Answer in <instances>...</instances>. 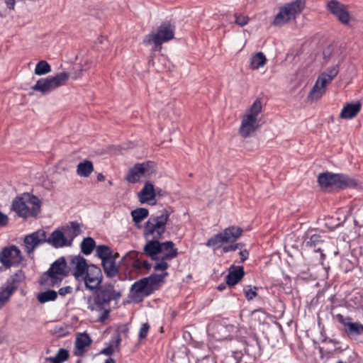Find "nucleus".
Wrapping results in <instances>:
<instances>
[{
  "instance_id": "obj_1",
  "label": "nucleus",
  "mask_w": 363,
  "mask_h": 363,
  "mask_svg": "<svg viewBox=\"0 0 363 363\" xmlns=\"http://www.w3.org/2000/svg\"><path fill=\"white\" fill-rule=\"evenodd\" d=\"M122 296V291L116 289L112 284H105L87 298V308L99 313L98 320L104 323L109 317L112 303L116 306Z\"/></svg>"
},
{
  "instance_id": "obj_2",
  "label": "nucleus",
  "mask_w": 363,
  "mask_h": 363,
  "mask_svg": "<svg viewBox=\"0 0 363 363\" xmlns=\"http://www.w3.org/2000/svg\"><path fill=\"white\" fill-rule=\"evenodd\" d=\"M147 242L143 251L152 260L155 261L153 265L155 271H165L169 268L168 262L178 255V249L174 247L172 241L160 242V239H145Z\"/></svg>"
},
{
  "instance_id": "obj_3",
  "label": "nucleus",
  "mask_w": 363,
  "mask_h": 363,
  "mask_svg": "<svg viewBox=\"0 0 363 363\" xmlns=\"http://www.w3.org/2000/svg\"><path fill=\"white\" fill-rule=\"evenodd\" d=\"M172 213L171 208H165L152 214L145 224L144 238L145 239H162Z\"/></svg>"
},
{
  "instance_id": "obj_4",
  "label": "nucleus",
  "mask_w": 363,
  "mask_h": 363,
  "mask_svg": "<svg viewBox=\"0 0 363 363\" xmlns=\"http://www.w3.org/2000/svg\"><path fill=\"white\" fill-rule=\"evenodd\" d=\"M318 182L321 189L327 191L354 188L357 185L356 180L347 174L329 172L320 173L318 177Z\"/></svg>"
},
{
  "instance_id": "obj_5",
  "label": "nucleus",
  "mask_w": 363,
  "mask_h": 363,
  "mask_svg": "<svg viewBox=\"0 0 363 363\" xmlns=\"http://www.w3.org/2000/svg\"><path fill=\"white\" fill-rule=\"evenodd\" d=\"M12 210L21 218L35 217L40 212L41 203L37 196L23 194L13 200Z\"/></svg>"
},
{
  "instance_id": "obj_6",
  "label": "nucleus",
  "mask_w": 363,
  "mask_h": 363,
  "mask_svg": "<svg viewBox=\"0 0 363 363\" xmlns=\"http://www.w3.org/2000/svg\"><path fill=\"white\" fill-rule=\"evenodd\" d=\"M262 102L256 99L242 116L239 133L246 138L251 135L259 127L258 116L262 111Z\"/></svg>"
},
{
  "instance_id": "obj_7",
  "label": "nucleus",
  "mask_w": 363,
  "mask_h": 363,
  "mask_svg": "<svg viewBox=\"0 0 363 363\" xmlns=\"http://www.w3.org/2000/svg\"><path fill=\"white\" fill-rule=\"evenodd\" d=\"M305 6L306 0H294L285 4L279 8L272 24L277 27L283 26L290 21L295 19L304 9Z\"/></svg>"
},
{
  "instance_id": "obj_8",
  "label": "nucleus",
  "mask_w": 363,
  "mask_h": 363,
  "mask_svg": "<svg viewBox=\"0 0 363 363\" xmlns=\"http://www.w3.org/2000/svg\"><path fill=\"white\" fill-rule=\"evenodd\" d=\"M305 6L306 0H294L285 4L279 8L272 24L277 27L283 26L290 21L295 19L304 9Z\"/></svg>"
},
{
  "instance_id": "obj_9",
  "label": "nucleus",
  "mask_w": 363,
  "mask_h": 363,
  "mask_svg": "<svg viewBox=\"0 0 363 363\" xmlns=\"http://www.w3.org/2000/svg\"><path fill=\"white\" fill-rule=\"evenodd\" d=\"M67 262L64 257L56 259L49 269L40 277V284L54 286L59 284L64 277L67 276Z\"/></svg>"
},
{
  "instance_id": "obj_10",
  "label": "nucleus",
  "mask_w": 363,
  "mask_h": 363,
  "mask_svg": "<svg viewBox=\"0 0 363 363\" xmlns=\"http://www.w3.org/2000/svg\"><path fill=\"white\" fill-rule=\"evenodd\" d=\"M69 76V73L62 72L55 76L41 78L36 82L35 84L31 87V89L40 91L43 94H48L57 87L64 85Z\"/></svg>"
},
{
  "instance_id": "obj_11",
  "label": "nucleus",
  "mask_w": 363,
  "mask_h": 363,
  "mask_svg": "<svg viewBox=\"0 0 363 363\" xmlns=\"http://www.w3.org/2000/svg\"><path fill=\"white\" fill-rule=\"evenodd\" d=\"M174 35V27L169 22H164L158 27L156 33H150L145 36L143 44L148 45L153 43L155 48H160L161 45L172 40Z\"/></svg>"
},
{
  "instance_id": "obj_12",
  "label": "nucleus",
  "mask_w": 363,
  "mask_h": 363,
  "mask_svg": "<svg viewBox=\"0 0 363 363\" xmlns=\"http://www.w3.org/2000/svg\"><path fill=\"white\" fill-rule=\"evenodd\" d=\"M23 259L21 251L14 245L5 247L0 252V262L6 268L18 266Z\"/></svg>"
},
{
  "instance_id": "obj_13",
  "label": "nucleus",
  "mask_w": 363,
  "mask_h": 363,
  "mask_svg": "<svg viewBox=\"0 0 363 363\" xmlns=\"http://www.w3.org/2000/svg\"><path fill=\"white\" fill-rule=\"evenodd\" d=\"M102 281L103 274L100 267L95 264H89L83 277L78 281H83L86 289L94 291L101 286Z\"/></svg>"
},
{
  "instance_id": "obj_14",
  "label": "nucleus",
  "mask_w": 363,
  "mask_h": 363,
  "mask_svg": "<svg viewBox=\"0 0 363 363\" xmlns=\"http://www.w3.org/2000/svg\"><path fill=\"white\" fill-rule=\"evenodd\" d=\"M46 242V232L38 230L27 235L23 240L25 251L30 258L33 257V253L36 248Z\"/></svg>"
},
{
  "instance_id": "obj_15",
  "label": "nucleus",
  "mask_w": 363,
  "mask_h": 363,
  "mask_svg": "<svg viewBox=\"0 0 363 363\" xmlns=\"http://www.w3.org/2000/svg\"><path fill=\"white\" fill-rule=\"evenodd\" d=\"M326 9L336 16L343 24L347 25L350 21V15L346 5L337 0H331L327 3Z\"/></svg>"
},
{
  "instance_id": "obj_16",
  "label": "nucleus",
  "mask_w": 363,
  "mask_h": 363,
  "mask_svg": "<svg viewBox=\"0 0 363 363\" xmlns=\"http://www.w3.org/2000/svg\"><path fill=\"white\" fill-rule=\"evenodd\" d=\"M89 267L87 264L86 259L81 256H72L69 263V268L71 274L74 276L77 281L80 280L84 276V274Z\"/></svg>"
},
{
  "instance_id": "obj_17",
  "label": "nucleus",
  "mask_w": 363,
  "mask_h": 363,
  "mask_svg": "<svg viewBox=\"0 0 363 363\" xmlns=\"http://www.w3.org/2000/svg\"><path fill=\"white\" fill-rule=\"evenodd\" d=\"M151 164L148 162L135 164L133 168L130 169L126 176V180L130 183L139 182L143 177L150 174Z\"/></svg>"
},
{
  "instance_id": "obj_18",
  "label": "nucleus",
  "mask_w": 363,
  "mask_h": 363,
  "mask_svg": "<svg viewBox=\"0 0 363 363\" xmlns=\"http://www.w3.org/2000/svg\"><path fill=\"white\" fill-rule=\"evenodd\" d=\"M46 242L55 248L70 246L72 245V240H67L63 233L60 230H54L48 238H46Z\"/></svg>"
},
{
  "instance_id": "obj_19",
  "label": "nucleus",
  "mask_w": 363,
  "mask_h": 363,
  "mask_svg": "<svg viewBox=\"0 0 363 363\" xmlns=\"http://www.w3.org/2000/svg\"><path fill=\"white\" fill-rule=\"evenodd\" d=\"M336 318L338 320V322L345 327H347L345 332L351 335H359L361 334H363V325L356 322V323H352L349 321H346V320H350V318L347 317V318H345L344 316L341 314H337Z\"/></svg>"
},
{
  "instance_id": "obj_20",
  "label": "nucleus",
  "mask_w": 363,
  "mask_h": 363,
  "mask_svg": "<svg viewBox=\"0 0 363 363\" xmlns=\"http://www.w3.org/2000/svg\"><path fill=\"white\" fill-rule=\"evenodd\" d=\"M139 201L141 203L154 204L155 193L152 184L147 182L142 190L138 194Z\"/></svg>"
},
{
  "instance_id": "obj_21",
  "label": "nucleus",
  "mask_w": 363,
  "mask_h": 363,
  "mask_svg": "<svg viewBox=\"0 0 363 363\" xmlns=\"http://www.w3.org/2000/svg\"><path fill=\"white\" fill-rule=\"evenodd\" d=\"M130 291L133 294V298L138 297L140 294L148 296L152 294V289L148 286L147 279L145 277L135 281L131 286Z\"/></svg>"
},
{
  "instance_id": "obj_22",
  "label": "nucleus",
  "mask_w": 363,
  "mask_h": 363,
  "mask_svg": "<svg viewBox=\"0 0 363 363\" xmlns=\"http://www.w3.org/2000/svg\"><path fill=\"white\" fill-rule=\"evenodd\" d=\"M245 275L243 267L231 266L229 272L225 277L226 284L229 286H233L240 281Z\"/></svg>"
},
{
  "instance_id": "obj_23",
  "label": "nucleus",
  "mask_w": 363,
  "mask_h": 363,
  "mask_svg": "<svg viewBox=\"0 0 363 363\" xmlns=\"http://www.w3.org/2000/svg\"><path fill=\"white\" fill-rule=\"evenodd\" d=\"M242 228L235 225H231L225 228L222 233L225 238L226 243H233L238 240L242 235Z\"/></svg>"
},
{
  "instance_id": "obj_24",
  "label": "nucleus",
  "mask_w": 363,
  "mask_h": 363,
  "mask_svg": "<svg viewBox=\"0 0 363 363\" xmlns=\"http://www.w3.org/2000/svg\"><path fill=\"white\" fill-rule=\"evenodd\" d=\"M325 79H322L320 77H318L314 86L309 92L308 99L311 100H316L320 99L325 92L327 86Z\"/></svg>"
},
{
  "instance_id": "obj_25",
  "label": "nucleus",
  "mask_w": 363,
  "mask_h": 363,
  "mask_svg": "<svg viewBox=\"0 0 363 363\" xmlns=\"http://www.w3.org/2000/svg\"><path fill=\"white\" fill-rule=\"evenodd\" d=\"M162 273L160 274H152L147 277V281L148 284V286L152 289V294L159 288V285L164 282V279L166 277L169 276V273L165 271H160Z\"/></svg>"
},
{
  "instance_id": "obj_26",
  "label": "nucleus",
  "mask_w": 363,
  "mask_h": 363,
  "mask_svg": "<svg viewBox=\"0 0 363 363\" xmlns=\"http://www.w3.org/2000/svg\"><path fill=\"white\" fill-rule=\"evenodd\" d=\"M91 343V340L87 334H80L79 336L77 337V340L75 341V355L82 356L85 351V348L86 347H89Z\"/></svg>"
},
{
  "instance_id": "obj_27",
  "label": "nucleus",
  "mask_w": 363,
  "mask_h": 363,
  "mask_svg": "<svg viewBox=\"0 0 363 363\" xmlns=\"http://www.w3.org/2000/svg\"><path fill=\"white\" fill-rule=\"evenodd\" d=\"M360 110L361 104L359 102L347 104L343 106L340 116L342 118L351 119L355 117Z\"/></svg>"
},
{
  "instance_id": "obj_28",
  "label": "nucleus",
  "mask_w": 363,
  "mask_h": 363,
  "mask_svg": "<svg viewBox=\"0 0 363 363\" xmlns=\"http://www.w3.org/2000/svg\"><path fill=\"white\" fill-rule=\"evenodd\" d=\"M323 242L322 236L318 234H306L304 245L306 247L313 248L315 252H321L319 245Z\"/></svg>"
},
{
  "instance_id": "obj_29",
  "label": "nucleus",
  "mask_w": 363,
  "mask_h": 363,
  "mask_svg": "<svg viewBox=\"0 0 363 363\" xmlns=\"http://www.w3.org/2000/svg\"><path fill=\"white\" fill-rule=\"evenodd\" d=\"M101 265L106 277L113 278L119 273V267L112 257L109 259L101 262Z\"/></svg>"
},
{
  "instance_id": "obj_30",
  "label": "nucleus",
  "mask_w": 363,
  "mask_h": 363,
  "mask_svg": "<svg viewBox=\"0 0 363 363\" xmlns=\"http://www.w3.org/2000/svg\"><path fill=\"white\" fill-rule=\"evenodd\" d=\"M25 277L24 272L22 270H18L7 279L6 286L15 291L18 288L19 285L24 281Z\"/></svg>"
},
{
  "instance_id": "obj_31",
  "label": "nucleus",
  "mask_w": 363,
  "mask_h": 363,
  "mask_svg": "<svg viewBox=\"0 0 363 363\" xmlns=\"http://www.w3.org/2000/svg\"><path fill=\"white\" fill-rule=\"evenodd\" d=\"M223 244L227 243L222 232H220L219 233L208 239L206 243V245L208 247H212L213 250H216L220 247L223 248Z\"/></svg>"
},
{
  "instance_id": "obj_32",
  "label": "nucleus",
  "mask_w": 363,
  "mask_h": 363,
  "mask_svg": "<svg viewBox=\"0 0 363 363\" xmlns=\"http://www.w3.org/2000/svg\"><path fill=\"white\" fill-rule=\"evenodd\" d=\"M94 171V166L91 161L85 160L78 164L77 173L80 177H87Z\"/></svg>"
},
{
  "instance_id": "obj_33",
  "label": "nucleus",
  "mask_w": 363,
  "mask_h": 363,
  "mask_svg": "<svg viewBox=\"0 0 363 363\" xmlns=\"http://www.w3.org/2000/svg\"><path fill=\"white\" fill-rule=\"evenodd\" d=\"M267 58L262 52H258L253 55L250 59V67L252 69H258L265 65Z\"/></svg>"
},
{
  "instance_id": "obj_34",
  "label": "nucleus",
  "mask_w": 363,
  "mask_h": 363,
  "mask_svg": "<svg viewBox=\"0 0 363 363\" xmlns=\"http://www.w3.org/2000/svg\"><path fill=\"white\" fill-rule=\"evenodd\" d=\"M96 247L95 240L91 237L85 238L80 245L81 251L85 255H91Z\"/></svg>"
},
{
  "instance_id": "obj_35",
  "label": "nucleus",
  "mask_w": 363,
  "mask_h": 363,
  "mask_svg": "<svg viewBox=\"0 0 363 363\" xmlns=\"http://www.w3.org/2000/svg\"><path fill=\"white\" fill-rule=\"evenodd\" d=\"M96 255L104 262L112 258V250L107 245H100L96 247Z\"/></svg>"
},
{
  "instance_id": "obj_36",
  "label": "nucleus",
  "mask_w": 363,
  "mask_h": 363,
  "mask_svg": "<svg viewBox=\"0 0 363 363\" xmlns=\"http://www.w3.org/2000/svg\"><path fill=\"white\" fill-rule=\"evenodd\" d=\"M148 215L149 211L145 208H138L131 211L133 220L135 224L141 223Z\"/></svg>"
},
{
  "instance_id": "obj_37",
  "label": "nucleus",
  "mask_w": 363,
  "mask_h": 363,
  "mask_svg": "<svg viewBox=\"0 0 363 363\" xmlns=\"http://www.w3.org/2000/svg\"><path fill=\"white\" fill-rule=\"evenodd\" d=\"M339 72V65H336L327 69L325 72L322 73L319 77L322 79H325V82L328 84L337 76Z\"/></svg>"
},
{
  "instance_id": "obj_38",
  "label": "nucleus",
  "mask_w": 363,
  "mask_h": 363,
  "mask_svg": "<svg viewBox=\"0 0 363 363\" xmlns=\"http://www.w3.org/2000/svg\"><path fill=\"white\" fill-rule=\"evenodd\" d=\"M57 298V293L53 290H47L38 294L37 296L38 301L41 303L55 301Z\"/></svg>"
},
{
  "instance_id": "obj_39",
  "label": "nucleus",
  "mask_w": 363,
  "mask_h": 363,
  "mask_svg": "<svg viewBox=\"0 0 363 363\" xmlns=\"http://www.w3.org/2000/svg\"><path fill=\"white\" fill-rule=\"evenodd\" d=\"M69 357V352L65 349H60L55 357H46L45 360L51 363H62Z\"/></svg>"
},
{
  "instance_id": "obj_40",
  "label": "nucleus",
  "mask_w": 363,
  "mask_h": 363,
  "mask_svg": "<svg viewBox=\"0 0 363 363\" xmlns=\"http://www.w3.org/2000/svg\"><path fill=\"white\" fill-rule=\"evenodd\" d=\"M14 291L5 285L0 288V308H1L9 301Z\"/></svg>"
},
{
  "instance_id": "obj_41",
  "label": "nucleus",
  "mask_w": 363,
  "mask_h": 363,
  "mask_svg": "<svg viewBox=\"0 0 363 363\" xmlns=\"http://www.w3.org/2000/svg\"><path fill=\"white\" fill-rule=\"evenodd\" d=\"M51 72L50 65L45 60H41L37 63L35 68L36 75H44Z\"/></svg>"
},
{
  "instance_id": "obj_42",
  "label": "nucleus",
  "mask_w": 363,
  "mask_h": 363,
  "mask_svg": "<svg viewBox=\"0 0 363 363\" xmlns=\"http://www.w3.org/2000/svg\"><path fill=\"white\" fill-rule=\"evenodd\" d=\"M121 341V339L120 336L117 335L114 340V342L112 344H110L108 347L104 348L101 351V354H103L106 356L111 355L114 352L115 349H116L119 347Z\"/></svg>"
},
{
  "instance_id": "obj_43",
  "label": "nucleus",
  "mask_w": 363,
  "mask_h": 363,
  "mask_svg": "<svg viewBox=\"0 0 363 363\" xmlns=\"http://www.w3.org/2000/svg\"><path fill=\"white\" fill-rule=\"evenodd\" d=\"M80 225L76 222L73 221L70 223V225L67 229V233L71 237L70 240H73L74 238L78 236L81 233Z\"/></svg>"
},
{
  "instance_id": "obj_44",
  "label": "nucleus",
  "mask_w": 363,
  "mask_h": 363,
  "mask_svg": "<svg viewBox=\"0 0 363 363\" xmlns=\"http://www.w3.org/2000/svg\"><path fill=\"white\" fill-rule=\"evenodd\" d=\"M234 17H235V23L240 27H243V26H246L248 23L249 20H250L249 17L247 16H245V15L242 14L238 12H235L234 13Z\"/></svg>"
},
{
  "instance_id": "obj_45",
  "label": "nucleus",
  "mask_w": 363,
  "mask_h": 363,
  "mask_svg": "<svg viewBox=\"0 0 363 363\" xmlns=\"http://www.w3.org/2000/svg\"><path fill=\"white\" fill-rule=\"evenodd\" d=\"M257 287L247 286L244 288L243 291L245 296V298L247 301H252L257 295Z\"/></svg>"
},
{
  "instance_id": "obj_46",
  "label": "nucleus",
  "mask_w": 363,
  "mask_h": 363,
  "mask_svg": "<svg viewBox=\"0 0 363 363\" xmlns=\"http://www.w3.org/2000/svg\"><path fill=\"white\" fill-rule=\"evenodd\" d=\"M244 245L242 243H235L229 245H224L223 247V252L227 253L229 252H233L238 249L241 250Z\"/></svg>"
},
{
  "instance_id": "obj_47",
  "label": "nucleus",
  "mask_w": 363,
  "mask_h": 363,
  "mask_svg": "<svg viewBox=\"0 0 363 363\" xmlns=\"http://www.w3.org/2000/svg\"><path fill=\"white\" fill-rule=\"evenodd\" d=\"M150 325L147 323H143L139 330L138 336L140 339L145 338L147 335Z\"/></svg>"
},
{
  "instance_id": "obj_48",
  "label": "nucleus",
  "mask_w": 363,
  "mask_h": 363,
  "mask_svg": "<svg viewBox=\"0 0 363 363\" xmlns=\"http://www.w3.org/2000/svg\"><path fill=\"white\" fill-rule=\"evenodd\" d=\"M72 291V288L70 286H67L65 287H62L59 289L58 293L60 296H65L66 294H71Z\"/></svg>"
},
{
  "instance_id": "obj_49",
  "label": "nucleus",
  "mask_w": 363,
  "mask_h": 363,
  "mask_svg": "<svg viewBox=\"0 0 363 363\" xmlns=\"http://www.w3.org/2000/svg\"><path fill=\"white\" fill-rule=\"evenodd\" d=\"M242 352L241 351H233L232 357L235 359V363H239L242 357Z\"/></svg>"
},
{
  "instance_id": "obj_50",
  "label": "nucleus",
  "mask_w": 363,
  "mask_h": 363,
  "mask_svg": "<svg viewBox=\"0 0 363 363\" xmlns=\"http://www.w3.org/2000/svg\"><path fill=\"white\" fill-rule=\"evenodd\" d=\"M8 223V216L0 211V226H5Z\"/></svg>"
},
{
  "instance_id": "obj_51",
  "label": "nucleus",
  "mask_w": 363,
  "mask_h": 363,
  "mask_svg": "<svg viewBox=\"0 0 363 363\" xmlns=\"http://www.w3.org/2000/svg\"><path fill=\"white\" fill-rule=\"evenodd\" d=\"M241 262H245L249 257V252L247 250H244L240 252Z\"/></svg>"
},
{
  "instance_id": "obj_52",
  "label": "nucleus",
  "mask_w": 363,
  "mask_h": 363,
  "mask_svg": "<svg viewBox=\"0 0 363 363\" xmlns=\"http://www.w3.org/2000/svg\"><path fill=\"white\" fill-rule=\"evenodd\" d=\"M143 261V260H141L140 259H137L134 260V262L133 263V267L135 269H141Z\"/></svg>"
},
{
  "instance_id": "obj_53",
  "label": "nucleus",
  "mask_w": 363,
  "mask_h": 363,
  "mask_svg": "<svg viewBox=\"0 0 363 363\" xmlns=\"http://www.w3.org/2000/svg\"><path fill=\"white\" fill-rule=\"evenodd\" d=\"M5 3L8 9L13 10L16 1L15 0H5Z\"/></svg>"
},
{
  "instance_id": "obj_54",
  "label": "nucleus",
  "mask_w": 363,
  "mask_h": 363,
  "mask_svg": "<svg viewBox=\"0 0 363 363\" xmlns=\"http://www.w3.org/2000/svg\"><path fill=\"white\" fill-rule=\"evenodd\" d=\"M84 71L83 69H80L77 71H75L72 75V78L76 79L79 77H80L82 75V72Z\"/></svg>"
},
{
  "instance_id": "obj_55",
  "label": "nucleus",
  "mask_w": 363,
  "mask_h": 363,
  "mask_svg": "<svg viewBox=\"0 0 363 363\" xmlns=\"http://www.w3.org/2000/svg\"><path fill=\"white\" fill-rule=\"evenodd\" d=\"M143 268H145V269L149 270L152 268V264L150 262H148L147 261L143 260V264H142V269ZM152 268H153V266H152Z\"/></svg>"
},
{
  "instance_id": "obj_56",
  "label": "nucleus",
  "mask_w": 363,
  "mask_h": 363,
  "mask_svg": "<svg viewBox=\"0 0 363 363\" xmlns=\"http://www.w3.org/2000/svg\"><path fill=\"white\" fill-rule=\"evenodd\" d=\"M104 179H105V177L104 176V174H103L99 173V174L97 175V180H98L99 182H102V181H104Z\"/></svg>"
},
{
  "instance_id": "obj_57",
  "label": "nucleus",
  "mask_w": 363,
  "mask_h": 363,
  "mask_svg": "<svg viewBox=\"0 0 363 363\" xmlns=\"http://www.w3.org/2000/svg\"><path fill=\"white\" fill-rule=\"evenodd\" d=\"M104 363H116L114 359L109 357L105 360Z\"/></svg>"
},
{
  "instance_id": "obj_58",
  "label": "nucleus",
  "mask_w": 363,
  "mask_h": 363,
  "mask_svg": "<svg viewBox=\"0 0 363 363\" xmlns=\"http://www.w3.org/2000/svg\"><path fill=\"white\" fill-rule=\"evenodd\" d=\"M225 289V285L224 284H220L218 286V289L219 291H223V289Z\"/></svg>"
},
{
  "instance_id": "obj_59",
  "label": "nucleus",
  "mask_w": 363,
  "mask_h": 363,
  "mask_svg": "<svg viewBox=\"0 0 363 363\" xmlns=\"http://www.w3.org/2000/svg\"><path fill=\"white\" fill-rule=\"evenodd\" d=\"M119 257V254L118 252H116L114 254L112 253V257L114 258V261L116 262L117 258Z\"/></svg>"
},
{
  "instance_id": "obj_60",
  "label": "nucleus",
  "mask_w": 363,
  "mask_h": 363,
  "mask_svg": "<svg viewBox=\"0 0 363 363\" xmlns=\"http://www.w3.org/2000/svg\"><path fill=\"white\" fill-rule=\"evenodd\" d=\"M320 256L323 259H325V255L323 252H321Z\"/></svg>"
},
{
  "instance_id": "obj_61",
  "label": "nucleus",
  "mask_w": 363,
  "mask_h": 363,
  "mask_svg": "<svg viewBox=\"0 0 363 363\" xmlns=\"http://www.w3.org/2000/svg\"><path fill=\"white\" fill-rule=\"evenodd\" d=\"M334 254H335V255H337L338 254V251L335 252V253H334Z\"/></svg>"
},
{
  "instance_id": "obj_62",
  "label": "nucleus",
  "mask_w": 363,
  "mask_h": 363,
  "mask_svg": "<svg viewBox=\"0 0 363 363\" xmlns=\"http://www.w3.org/2000/svg\"><path fill=\"white\" fill-rule=\"evenodd\" d=\"M337 363H342V361H338Z\"/></svg>"
}]
</instances>
